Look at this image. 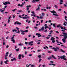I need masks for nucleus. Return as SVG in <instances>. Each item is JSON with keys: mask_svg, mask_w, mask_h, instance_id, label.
Listing matches in <instances>:
<instances>
[{"mask_svg": "<svg viewBox=\"0 0 67 67\" xmlns=\"http://www.w3.org/2000/svg\"><path fill=\"white\" fill-rule=\"evenodd\" d=\"M38 57L39 58H41V55H39L38 56Z\"/></svg>", "mask_w": 67, "mask_h": 67, "instance_id": "obj_45", "label": "nucleus"}, {"mask_svg": "<svg viewBox=\"0 0 67 67\" xmlns=\"http://www.w3.org/2000/svg\"><path fill=\"white\" fill-rule=\"evenodd\" d=\"M41 43H40V42H38L37 43V44H40Z\"/></svg>", "mask_w": 67, "mask_h": 67, "instance_id": "obj_62", "label": "nucleus"}, {"mask_svg": "<svg viewBox=\"0 0 67 67\" xmlns=\"http://www.w3.org/2000/svg\"><path fill=\"white\" fill-rule=\"evenodd\" d=\"M60 4H62L63 3V0H60Z\"/></svg>", "mask_w": 67, "mask_h": 67, "instance_id": "obj_17", "label": "nucleus"}, {"mask_svg": "<svg viewBox=\"0 0 67 67\" xmlns=\"http://www.w3.org/2000/svg\"><path fill=\"white\" fill-rule=\"evenodd\" d=\"M53 32V31L52 30L51 31H50V32L49 33V34H52V32Z\"/></svg>", "mask_w": 67, "mask_h": 67, "instance_id": "obj_27", "label": "nucleus"}, {"mask_svg": "<svg viewBox=\"0 0 67 67\" xmlns=\"http://www.w3.org/2000/svg\"><path fill=\"white\" fill-rule=\"evenodd\" d=\"M24 55H23V54L22 55V57L23 58L24 57Z\"/></svg>", "mask_w": 67, "mask_h": 67, "instance_id": "obj_64", "label": "nucleus"}, {"mask_svg": "<svg viewBox=\"0 0 67 67\" xmlns=\"http://www.w3.org/2000/svg\"><path fill=\"white\" fill-rule=\"evenodd\" d=\"M28 31H29V30H25V31L24 32L26 33H27V32H28Z\"/></svg>", "mask_w": 67, "mask_h": 67, "instance_id": "obj_30", "label": "nucleus"}, {"mask_svg": "<svg viewBox=\"0 0 67 67\" xmlns=\"http://www.w3.org/2000/svg\"><path fill=\"white\" fill-rule=\"evenodd\" d=\"M60 27L61 29H62V30H63L64 29L63 27L62 26H60Z\"/></svg>", "mask_w": 67, "mask_h": 67, "instance_id": "obj_37", "label": "nucleus"}, {"mask_svg": "<svg viewBox=\"0 0 67 67\" xmlns=\"http://www.w3.org/2000/svg\"><path fill=\"white\" fill-rule=\"evenodd\" d=\"M33 41H31V42H29L28 44L30 45L31 46H32L33 45Z\"/></svg>", "mask_w": 67, "mask_h": 67, "instance_id": "obj_10", "label": "nucleus"}, {"mask_svg": "<svg viewBox=\"0 0 67 67\" xmlns=\"http://www.w3.org/2000/svg\"><path fill=\"white\" fill-rule=\"evenodd\" d=\"M54 7L55 8H57L58 7V6H57V5H55L54 6Z\"/></svg>", "mask_w": 67, "mask_h": 67, "instance_id": "obj_39", "label": "nucleus"}, {"mask_svg": "<svg viewBox=\"0 0 67 67\" xmlns=\"http://www.w3.org/2000/svg\"><path fill=\"white\" fill-rule=\"evenodd\" d=\"M51 12L53 13V15H55L56 16H58L59 15L57 14H55L56 13V12L54 10H53V11H50Z\"/></svg>", "mask_w": 67, "mask_h": 67, "instance_id": "obj_3", "label": "nucleus"}, {"mask_svg": "<svg viewBox=\"0 0 67 67\" xmlns=\"http://www.w3.org/2000/svg\"><path fill=\"white\" fill-rule=\"evenodd\" d=\"M43 20H41V23H43Z\"/></svg>", "mask_w": 67, "mask_h": 67, "instance_id": "obj_58", "label": "nucleus"}, {"mask_svg": "<svg viewBox=\"0 0 67 67\" xmlns=\"http://www.w3.org/2000/svg\"><path fill=\"white\" fill-rule=\"evenodd\" d=\"M16 24H19V25H21V23H19V22H18V21H16V22H15L14 24L16 25Z\"/></svg>", "mask_w": 67, "mask_h": 67, "instance_id": "obj_9", "label": "nucleus"}, {"mask_svg": "<svg viewBox=\"0 0 67 67\" xmlns=\"http://www.w3.org/2000/svg\"><path fill=\"white\" fill-rule=\"evenodd\" d=\"M55 38H54V37H51V41H53V40H55Z\"/></svg>", "mask_w": 67, "mask_h": 67, "instance_id": "obj_18", "label": "nucleus"}, {"mask_svg": "<svg viewBox=\"0 0 67 67\" xmlns=\"http://www.w3.org/2000/svg\"><path fill=\"white\" fill-rule=\"evenodd\" d=\"M19 16L20 18H21L22 19H23V17H22L21 15H19Z\"/></svg>", "mask_w": 67, "mask_h": 67, "instance_id": "obj_38", "label": "nucleus"}, {"mask_svg": "<svg viewBox=\"0 0 67 67\" xmlns=\"http://www.w3.org/2000/svg\"><path fill=\"white\" fill-rule=\"evenodd\" d=\"M60 24H59L58 25H57V27H60Z\"/></svg>", "mask_w": 67, "mask_h": 67, "instance_id": "obj_34", "label": "nucleus"}, {"mask_svg": "<svg viewBox=\"0 0 67 67\" xmlns=\"http://www.w3.org/2000/svg\"><path fill=\"white\" fill-rule=\"evenodd\" d=\"M13 60H16V58H13Z\"/></svg>", "mask_w": 67, "mask_h": 67, "instance_id": "obj_43", "label": "nucleus"}, {"mask_svg": "<svg viewBox=\"0 0 67 67\" xmlns=\"http://www.w3.org/2000/svg\"><path fill=\"white\" fill-rule=\"evenodd\" d=\"M16 28L17 30H18V32H16L17 33H20V32L19 30H20V29L18 27H16Z\"/></svg>", "mask_w": 67, "mask_h": 67, "instance_id": "obj_12", "label": "nucleus"}, {"mask_svg": "<svg viewBox=\"0 0 67 67\" xmlns=\"http://www.w3.org/2000/svg\"><path fill=\"white\" fill-rule=\"evenodd\" d=\"M17 10V9H15L14 10H12V11L14 12L15 11V10Z\"/></svg>", "mask_w": 67, "mask_h": 67, "instance_id": "obj_41", "label": "nucleus"}, {"mask_svg": "<svg viewBox=\"0 0 67 67\" xmlns=\"http://www.w3.org/2000/svg\"><path fill=\"white\" fill-rule=\"evenodd\" d=\"M3 4L5 5H8L7 4H10V3L9 1H8L7 2H5V3H3Z\"/></svg>", "mask_w": 67, "mask_h": 67, "instance_id": "obj_6", "label": "nucleus"}, {"mask_svg": "<svg viewBox=\"0 0 67 67\" xmlns=\"http://www.w3.org/2000/svg\"><path fill=\"white\" fill-rule=\"evenodd\" d=\"M41 60H42V59L41 58L39 59V62L40 63V62H41Z\"/></svg>", "mask_w": 67, "mask_h": 67, "instance_id": "obj_35", "label": "nucleus"}, {"mask_svg": "<svg viewBox=\"0 0 67 67\" xmlns=\"http://www.w3.org/2000/svg\"><path fill=\"white\" fill-rule=\"evenodd\" d=\"M35 1H36V0H35H35H33L32 2L34 3V2H35Z\"/></svg>", "mask_w": 67, "mask_h": 67, "instance_id": "obj_52", "label": "nucleus"}, {"mask_svg": "<svg viewBox=\"0 0 67 67\" xmlns=\"http://www.w3.org/2000/svg\"><path fill=\"white\" fill-rule=\"evenodd\" d=\"M53 26L54 27H56V25L54 23V24H53Z\"/></svg>", "mask_w": 67, "mask_h": 67, "instance_id": "obj_28", "label": "nucleus"}, {"mask_svg": "<svg viewBox=\"0 0 67 67\" xmlns=\"http://www.w3.org/2000/svg\"><path fill=\"white\" fill-rule=\"evenodd\" d=\"M32 55V54H30L29 55V56H31Z\"/></svg>", "mask_w": 67, "mask_h": 67, "instance_id": "obj_63", "label": "nucleus"}, {"mask_svg": "<svg viewBox=\"0 0 67 67\" xmlns=\"http://www.w3.org/2000/svg\"><path fill=\"white\" fill-rule=\"evenodd\" d=\"M55 41L54 40H53V41H52V43H55Z\"/></svg>", "mask_w": 67, "mask_h": 67, "instance_id": "obj_40", "label": "nucleus"}, {"mask_svg": "<svg viewBox=\"0 0 67 67\" xmlns=\"http://www.w3.org/2000/svg\"><path fill=\"white\" fill-rule=\"evenodd\" d=\"M36 35H37L38 37H40L42 36L39 33H36Z\"/></svg>", "mask_w": 67, "mask_h": 67, "instance_id": "obj_13", "label": "nucleus"}, {"mask_svg": "<svg viewBox=\"0 0 67 67\" xmlns=\"http://www.w3.org/2000/svg\"><path fill=\"white\" fill-rule=\"evenodd\" d=\"M31 13H32L33 14H34V17H36V16L35 15V13L34 12V11H33V12H31Z\"/></svg>", "mask_w": 67, "mask_h": 67, "instance_id": "obj_15", "label": "nucleus"}, {"mask_svg": "<svg viewBox=\"0 0 67 67\" xmlns=\"http://www.w3.org/2000/svg\"><path fill=\"white\" fill-rule=\"evenodd\" d=\"M43 17L41 15L40 16V18L41 19H43Z\"/></svg>", "mask_w": 67, "mask_h": 67, "instance_id": "obj_33", "label": "nucleus"}, {"mask_svg": "<svg viewBox=\"0 0 67 67\" xmlns=\"http://www.w3.org/2000/svg\"><path fill=\"white\" fill-rule=\"evenodd\" d=\"M49 65H52L53 66H55V64H49Z\"/></svg>", "mask_w": 67, "mask_h": 67, "instance_id": "obj_21", "label": "nucleus"}, {"mask_svg": "<svg viewBox=\"0 0 67 67\" xmlns=\"http://www.w3.org/2000/svg\"><path fill=\"white\" fill-rule=\"evenodd\" d=\"M48 22L49 23H51V22H52V21L51 20H49Z\"/></svg>", "mask_w": 67, "mask_h": 67, "instance_id": "obj_53", "label": "nucleus"}, {"mask_svg": "<svg viewBox=\"0 0 67 67\" xmlns=\"http://www.w3.org/2000/svg\"><path fill=\"white\" fill-rule=\"evenodd\" d=\"M35 66L34 65H31V67H35Z\"/></svg>", "mask_w": 67, "mask_h": 67, "instance_id": "obj_46", "label": "nucleus"}, {"mask_svg": "<svg viewBox=\"0 0 67 67\" xmlns=\"http://www.w3.org/2000/svg\"><path fill=\"white\" fill-rule=\"evenodd\" d=\"M51 58H52V57H51V56H50L49 58H48V59H49V60L51 59Z\"/></svg>", "mask_w": 67, "mask_h": 67, "instance_id": "obj_31", "label": "nucleus"}, {"mask_svg": "<svg viewBox=\"0 0 67 67\" xmlns=\"http://www.w3.org/2000/svg\"><path fill=\"white\" fill-rule=\"evenodd\" d=\"M2 64H3V62L2 61H1V65H2Z\"/></svg>", "mask_w": 67, "mask_h": 67, "instance_id": "obj_55", "label": "nucleus"}, {"mask_svg": "<svg viewBox=\"0 0 67 67\" xmlns=\"http://www.w3.org/2000/svg\"><path fill=\"white\" fill-rule=\"evenodd\" d=\"M3 45L4 46L5 45V42H3Z\"/></svg>", "mask_w": 67, "mask_h": 67, "instance_id": "obj_61", "label": "nucleus"}, {"mask_svg": "<svg viewBox=\"0 0 67 67\" xmlns=\"http://www.w3.org/2000/svg\"><path fill=\"white\" fill-rule=\"evenodd\" d=\"M63 35H60V36H64V38H63L62 40L63 41V42L64 43H66V40L67 38V33H64L63 32Z\"/></svg>", "mask_w": 67, "mask_h": 67, "instance_id": "obj_1", "label": "nucleus"}, {"mask_svg": "<svg viewBox=\"0 0 67 67\" xmlns=\"http://www.w3.org/2000/svg\"><path fill=\"white\" fill-rule=\"evenodd\" d=\"M15 50L16 52H19V48H17V49H15Z\"/></svg>", "mask_w": 67, "mask_h": 67, "instance_id": "obj_25", "label": "nucleus"}, {"mask_svg": "<svg viewBox=\"0 0 67 67\" xmlns=\"http://www.w3.org/2000/svg\"><path fill=\"white\" fill-rule=\"evenodd\" d=\"M22 11H21V10H20L18 11V12H22Z\"/></svg>", "mask_w": 67, "mask_h": 67, "instance_id": "obj_60", "label": "nucleus"}, {"mask_svg": "<svg viewBox=\"0 0 67 67\" xmlns=\"http://www.w3.org/2000/svg\"><path fill=\"white\" fill-rule=\"evenodd\" d=\"M44 26H42L41 28V31H43L44 30Z\"/></svg>", "mask_w": 67, "mask_h": 67, "instance_id": "obj_23", "label": "nucleus"}, {"mask_svg": "<svg viewBox=\"0 0 67 67\" xmlns=\"http://www.w3.org/2000/svg\"><path fill=\"white\" fill-rule=\"evenodd\" d=\"M10 20L9 19H8V23H9L10 22Z\"/></svg>", "mask_w": 67, "mask_h": 67, "instance_id": "obj_54", "label": "nucleus"}, {"mask_svg": "<svg viewBox=\"0 0 67 67\" xmlns=\"http://www.w3.org/2000/svg\"><path fill=\"white\" fill-rule=\"evenodd\" d=\"M52 57L53 58H54V59H56V58H55V57L53 55H52Z\"/></svg>", "mask_w": 67, "mask_h": 67, "instance_id": "obj_24", "label": "nucleus"}, {"mask_svg": "<svg viewBox=\"0 0 67 67\" xmlns=\"http://www.w3.org/2000/svg\"><path fill=\"white\" fill-rule=\"evenodd\" d=\"M62 9H59L58 10V11H62Z\"/></svg>", "mask_w": 67, "mask_h": 67, "instance_id": "obj_51", "label": "nucleus"}, {"mask_svg": "<svg viewBox=\"0 0 67 67\" xmlns=\"http://www.w3.org/2000/svg\"><path fill=\"white\" fill-rule=\"evenodd\" d=\"M31 65V64H29V65H28V66H27V67H29Z\"/></svg>", "mask_w": 67, "mask_h": 67, "instance_id": "obj_59", "label": "nucleus"}, {"mask_svg": "<svg viewBox=\"0 0 67 67\" xmlns=\"http://www.w3.org/2000/svg\"><path fill=\"white\" fill-rule=\"evenodd\" d=\"M12 31L13 32H16L17 31V30H15V29L13 30H12Z\"/></svg>", "mask_w": 67, "mask_h": 67, "instance_id": "obj_26", "label": "nucleus"}, {"mask_svg": "<svg viewBox=\"0 0 67 67\" xmlns=\"http://www.w3.org/2000/svg\"><path fill=\"white\" fill-rule=\"evenodd\" d=\"M47 30L45 29V30L44 31V32H47Z\"/></svg>", "mask_w": 67, "mask_h": 67, "instance_id": "obj_56", "label": "nucleus"}, {"mask_svg": "<svg viewBox=\"0 0 67 67\" xmlns=\"http://www.w3.org/2000/svg\"><path fill=\"white\" fill-rule=\"evenodd\" d=\"M12 55V54H10V55H9V57H11V56Z\"/></svg>", "mask_w": 67, "mask_h": 67, "instance_id": "obj_57", "label": "nucleus"}, {"mask_svg": "<svg viewBox=\"0 0 67 67\" xmlns=\"http://www.w3.org/2000/svg\"><path fill=\"white\" fill-rule=\"evenodd\" d=\"M9 61L8 60H6L5 62H4V63L5 64H8L7 63V62H9Z\"/></svg>", "mask_w": 67, "mask_h": 67, "instance_id": "obj_16", "label": "nucleus"}, {"mask_svg": "<svg viewBox=\"0 0 67 67\" xmlns=\"http://www.w3.org/2000/svg\"><path fill=\"white\" fill-rule=\"evenodd\" d=\"M15 35H13V37L11 38L12 39V41H13V43H15V40H14V36H15Z\"/></svg>", "mask_w": 67, "mask_h": 67, "instance_id": "obj_5", "label": "nucleus"}, {"mask_svg": "<svg viewBox=\"0 0 67 67\" xmlns=\"http://www.w3.org/2000/svg\"><path fill=\"white\" fill-rule=\"evenodd\" d=\"M25 44L26 45H27V44H28V42H25Z\"/></svg>", "mask_w": 67, "mask_h": 67, "instance_id": "obj_47", "label": "nucleus"}, {"mask_svg": "<svg viewBox=\"0 0 67 67\" xmlns=\"http://www.w3.org/2000/svg\"><path fill=\"white\" fill-rule=\"evenodd\" d=\"M49 47H51L52 49H54V51H55V52H57V49H58V50H59V47H56V48L53 47V48H52L53 46H49Z\"/></svg>", "mask_w": 67, "mask_h": 67, "instance_id": "obj_2", "label": "nucleus"}, {"mask_svg": "<svg viewBox=\"0 0 67 67\" xmlns=\"http://www.w3.org/2000/svg\"><path fill=\"white\" fill-rule=\"evenodd\" d=\"M36 17L37 19H39L40 18L39 16H37Z\"/></svg>", "mask_w": 67, "mask_h": 67, "instance_id": "obj_44", "label": "nucleus"}, {"mask_svg": "<svg viewBox=\"0 0 67 67\" xmlns=\"http://www.w3.org/2000/svg\"><path fill=\"white\" fill-rule=\"evenodd\" d=\"M65 57H66V56H65V55H63V56H60V58L62 59H63L64 60H67V59L65 58Z\"/></svg>", "mask_w": 67, "mask_h": 67, "instance_id": "obj_4", "label": "nucleus"}, {"mask_svg": "<svg viewBox=\"0 0 67 67\" xmlns=\"http://www.w3.org/2000/svg\"><path fill=\"white\" fill-rule=\"evenodd\" d=\"M19 46H21L23 45L21 44H19Z\"/></svg>", "mask_w": 67, "mask_h": 67, "instance_id": "obj_50", "label": "nucleus"}, {"mask_svg": "<svg viewBox=\"0 0 67 67\" xmlns=\"http://www.w3.org/2000/svg\"><path fill=\"white\" fill-rule=\"evenodd\" d=\"M27 18H30L29 17V16H27V17H23V19H26Z\"/></svg>", "mask_w": 67, "mask_h": 67, "instance_id": "obj_19", "label": "nucleus"}, {"mask_svg": "<svg viewBox=\"0 0 67 67\" xmlns=\"http://www.w3.org/2000/svg\"><path fill=\"white\" fill-rule=\"evenodd\" d=\"M55 32L57 33H58V34L59 33V32L58 31H56Z\"/></svg>", "mask_w": 67, "mask_h": 67, "instance_id": "obj_49", "label": "nucleus"}, {"mask_svg": "<svg viewBox=\"0 0 67 67\" xmlns=\"http://www.w3.org/2000/svg\"><path fill=\"white\" fill-rule=\"evenodd\" d=\"M59 51H61L62 52H63V53H65V52L64 51H63V49H59Z\"/></svg>", "mask_w": 67, "mask_h": 67, "instance_id": "obj_20", "label": "nucleus"}, {"mask_svg": "<svg viewBox=\"0 0 67 67\" xmlns=\"http://www.w3.org/2000/svg\"><path fill=\"white\" fill-rule=\"evenodd\" d=\"M56 41L57 43H58V44L59 43H60V42H59L58 40H56Z\"/></svg>", "mask_w": 67, "mask_h": 67, "instance_id": "obj_29", "label": "nucleus"}, {"mask_svg": "<svg viewBox=\"0 0 67 67\" xmlns=\"http://www.w3.org/2000/svg\"><path fill=\"white\" fill-rule=\"evenodd\" d=\"M29 7H31V5H27L26 6V7L27 8L26 9V10L28 11L29 10Z\"/></svg>", "mask_w": 67, "mask_h": 67, "instance_id": "obj_11", "label": "nucleus"}, {"mask_svg": "<svg viewBox=\"0 0 67 67\" xmlns=\"http://www.w3.org/2000/svg\"><path fill=\"white\" fill-rule=\"evenodd\" d=\"M42 16H45V14L44 13H42Z\"/></svg>", "mask_w": 67, "mask_h": 67, "instance_id": "obj_36", "label": "nucleus"}, {"mask_svg": "<svg viewBox=\"0 0 67 67\" xmlns=\"http://www.w3.org/2000/svg\"><path fill=\"white\" fill-rule=\"evenodd\" d=\"M59 43L60 44H61L62 45H61V46H63V47H64V45H63V43H61V42H59Z\"/></svg>", "mask_w": 67, "mask_h": 67, "instance_id": "obj_22", "label": "nucleus"}, {"mask_svg": "<svg viewBox=\"0 0 67 67\" xmlns=\"http://www.w3.org/2000/svg\"><path fill=\"white\" fill-rule=\"evenodd\" d=\"M1 12H4V10H2V9H1Z\"/></svg>", "mask_w": 67, "mask_h": 67, "instance_id": "obj_42", "label": "nucleus"}, {"mask_svg": "<svg viewBox=\"0 0 67 67\" xmlns=\"http://www.w3.org/2000/svg\"><path fill=\"white\" fill-rule=\"evenodd\" d=\"M20 31L21 32V34L23 35H24L25 34V33H24L25 31H23L22 30H20Z\"/></svg>", "mask_w": 67, "mask_h": 67, "instance_id": "obj_8", "label": "nucleus"}, {"mask_svg": "<svg viewBox=\"0 0 67 67\" xmlns=\"http://www.w3.org/2000/svg\"><path fill=\"white\" fill-rule=\"evenodd\" d=\"M41 5L40 4H39V5H38L37 6L38 7V8H37V9H36V10L37 11H38V10H39L41 8L40 7H41Z\"/></svg>", "mask_w": 67, "mask_h": 67, "instance_id": "obj_7", "label": "nucleus"}, {"mask_svg": "<svg viewBox=\"0 0 67 67\" xmlns=\"http://www.w3.org/2000/svg\"><path fill=\"white\" fill-rule=\"evenodd\" d=\"M48 26H45L44 29H46L47 28H48Z\"/></svg>", "mask_w": 67, "mask_h": 67, "instance_id": "obj_32", "label": "nucleus"}, {"mask_svg": "<svg viewBox=\"0 0 67 67\" xmlns=\"http://www.w3.org/2000/svg\"><path fill=\"white\" fill-rule=\"evenodd\" d=\"M43 10L44 11H47L46 9H43Z\"/></svg>", "mask_w": 67, "mask_h": 67, "instance_id": "obj_48", "label": "nucleus"}, {"mask_svg": "<svg viewBox=\"0 0 67 67\" xmlns=\"http://www.w3.org/2000/svg\"><path fill=\"white\" fill-rule=\"evenodd\" d=\"M21 56H22V55H21V54H19V55L18 57H19V59H21Z\"/></svg>", "mask_w": 67, "mask_h": 67, "instance_id": "obj_14", "label": "nucleus"}]
</instances>
